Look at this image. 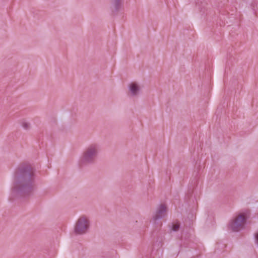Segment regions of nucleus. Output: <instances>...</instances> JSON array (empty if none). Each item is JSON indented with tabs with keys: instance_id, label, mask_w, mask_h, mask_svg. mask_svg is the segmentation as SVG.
<instances>
[{
	"instance_id": "obj_1",
	"label": "nucleus",
	"mask_w": 258,
	"mask_h": 258,
	"mask_svg": "<svg viewBox=\"0 0 258 258\" xmlns=\"http://www.w3.org/2000/svg\"><path fill=\"white\" fill-rule=\"evenodd\" d=\"M35 170L29 164L20 165L16 169L13 191L21 196L29 195L35 187Z\"/></svg>"
},
{
	"instance_id": "obj_2",
	"label": "nucleus",
	"mask_w": 258,
	"mask_h": 258,
	"mask_svg": "<svg viewBox=\"0 0 258 258\" xmlns=\"http://www.w3.org/2000/svg\"><path fill=\"white\" fill-rule=\"evenodd\" d=\"M89 226V221L85 216H83L78 220L75 227V232L77 234H82L86 231Z\"/></svg>"
},
{
	"instance_id": "obj_3",
	"label": "nucleus",
	"mask_w": 258,
	"mask_h": 258,
	"mask_svg": "<svg viewBox=\"0 0 258 258\" xmlns=\"http://www.w3.org/2000/svg\"><path fill=\"white\" fill-rule=\"evenodd\" d=\"M97 153V146L95 144L90 145L84 153L82 161L84 162H93Z\"/></svg>"
},
{
	"instance_id": "obj_4",
	"label": "nucleus",
	"mask_w": 258,
	"mask_h": 258,
	"mask_svg": "<svg viewBox=\"0 0 258 258\" xmlns=\"http://www.w3.org/2000/svg\"><path fill=\"white\" fill-rule=\"evenodd\" d=\"M246 220V216L244 214H241L237 216L229 224V228L232 231H238L242 227L244 222Z\"/></svg>"
},
{
	"instance_id": "obj_5",
	"label": "nucleus",
	"mask_w": 258,
	"mask_h": 258,
	"mask_svg": "<svg viewBox=\"0 0 258 258\" xmlns=\"http://www.w3.org/2000/svg\"><path fill=\"white\" fill-rule=\"evenodd\" d=\"M167 208L164 204L160 205L158 208L155 216L153 217L154 221L158 220L164 217L166 215Z\"/></svg>"
},
{
	"instance_id": "obj_6",
	"label": "nucleus",
	"mask_w": 258,
	"mask_h": 258,
	"mask_svg": "<svg viewBox=\"0 0 258 258\" xmlns=\"http://www.w3.org/2000/svg\"><path fill=\"white\" fill-rule=\"evenodd\" d=\"M123 0H114V16L118 15L123 9Z\"/></svg>"
},
{
	"instance_id": "obj_7",
	"label": "nucleus",
	"mask_w": 258,
	"mask_h": 258,
	"mask_svg": "<svg viewBox=\"0 0 258 258\" xmlns=\"http://www.w3.org/2000/svg\"><path fill=\"white\" fill-rule=\"evenodd\" d=\"M129 89L133 96L137 95L139 91V87L138 84L135 83H131L130 85Z\"/></svg>"
},
{
	"instance_id": "obj_8",
	"label": "nucleus",
	"mask_w": 258,
	"mask_h": 258,
	"mask_svg": "<svg viewBox=\"0 0 258 258\" xmlns=\"http://www.w3.org/2000/svg\"><path fill=\"white\" fill-rule=\"evenodd\" d=\"M180 226V223L178 222H177L175 223H173L171 226V230L173 231H177L179 230Z\"/></svg>"
},
{
	"instance_id": "obj_9",
	"label": "nucleus",
	"mask_w": 258,
	"mask_h": 258,
	"mask_svg": "<svg viewBox=\"0 0 258 258\" xmlns=\"http://www.w3.org/2000/svg\"><path fill=\"white\" fill-rule=\"evenodd\" d=\"M22 126L25 129H28L29 127V124L27 122H25L22 123Z\"/></svg>"
},
{
	"instance_id": "obj_10",
	"label": "nucleus",
	"mask_w": 258,
	"mask_h": 258,
	"mask_svg": "<svg viewBox=\"0 0 258 258\" xmlns=\"http://www.w3.org/2000/svg\"><path fill=\"white\" fill-rule=\"evenodd\" d=\"M255 238L256 243L258 244V233H255Z\"/></svg>"
}]
</instances>
